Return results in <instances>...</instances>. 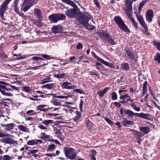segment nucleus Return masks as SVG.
<instances>
[{
  "mask_svg": "<svg viewBox=\"0 0 160 160\" xmlns=\"http://www.w3.org/2000/svg\"><path fill=\"white\" fill-rule=\"evenodd\" d=\"M64 152L66 157L71 160H74L77 157V153L72 148L64 147Z\"/></svg>",
  "mask_w": 160,
  "mask_h": 160,
  "instance_id": "obj_1",
  "label": "nucleus"
},
{
  "mask_svg": "<svg viewBox=\"0 0 160 160\" xmlns=\"http://www.w3.org/2000/svg\"><path fill=\"white\" fill-rule=\"evenodd\" d=\"M114 20L117 25L121 30L125 32H128L129 31V29L120 17L118 16L115 17L114 18Z\"/></svg>",
  "mask_w": 160,
  "mask_h": 160,
  "instance_id": "obj_2",
  "label": "nucleus"
},
{
  "mask_svg": "<svg viewBox=\"0 0 160 160\" xmlns=\"http://www.w3.org/2000/svg\"><path fill=\"white\" fill-rule=\"evenodd\" d=\"M65 18V16L62 14H53L50 15L48 17L49 20L54 23H56L60 20H62Z\"/></svg>",
  "mask_w": 160,
  "mask_h": 160,
  "instance_id": "obj_3",
  "label": "nucleus"
},
{
  "mask_svg": "<svg viewBox=\"0 0 160 160\" xmlns=\"http://www.w3.org/2000/svg\"><path fill=\"white\" fill-rule=\"evenodd\" d=\"M11 0H5L1 6L0 8V15L1 18L3 19H4V13L8 8V4Z\"/></svg>",
  "mask_w": 160,
  "mask_h": 160,
  "instance_id": "obj_4",
  "label": "nucleus"
},
{
  "mask_svg": "<svg viewBox=\"0 0 160 160\" xmlns=\"http://www.w3.org/2000/svg\"><path fill=\"white\" fill-rule=\"evenodd\" d=\"M125 11L128 18L133 23L135 27L137 28H138V25L134 19L132 17V8H125Z\"/></svg>",
  "mask_w": 160,
  "mask_h": 160,
  "instance_id": "obj_5",
  "label": "nucleus"
},
{
  "mask_svg": "<svg viewBox=\"0 0 160 160\" xmlns=\"http://www.w3.org/2000/svg\"><path fill=\"white\" fill-rule=\"evenodd\" d=\"M125 50L126 53L131 59L135 62L137 61L138 58V55L133 51H132L128 48H125Z\"/></svg>",
  "mask_w": 160,
  "mask_h": 160,
  "instance_id": "obj_6",
  "label": "nucleus"
},
{
  "mask_svg": "<svg viewBox=\"0 0 160 160\" xmlns=\"http://www.w3.org/2000/svg\"><path fill=\"white\" fill-rule=\"evenodd\" d=\"M135 14L140 25L145 30H147V27L143 19L142 16L140 14H138L135 12Z\"/></svg>",
  "mask_w": 160,
  "mask_h": 160,
  "instance_id": "obj_7",
  "label": "nucleus"
},
{
  "mask_svg": "<svg viewBox=\"0 0 160 160\" xmlns=\"http://www.w3.org/2000/svg\"><path fill=\"white\" fill-rule=\"evenodd\" d=\"M61 86L62 88L63 89H72L76 87L75 85L68 82H62L61 84Z\"/></svg>",
  "mask_w": 160,
  "mask_h": 160,
  "instance_id": "obj_8",
  "label": "nucleus"
},
{
  "mask_svg": "<svg viewBox=\"0 0 160 160\" xmlns=\"http://www.w3.org/2000/svg\"><path fill=\"white\" fill-rule=\"evenodd\" d=\"M153 16V12L152 10L148 9L147 10L146 14V18L147 20L149 22H152Z\"/></svg>",
  "mask_w": 160,
  "mask_h": 160,
  "instance_id": "obj_9",
  "label": "nucleus"
},
{
  "mask_svg": "<svg viewBox=\"0 0 160 160\" xmlns=\"http://www.w3.org/2000/svg\"><path fill=\"white\" fill-rule=\"evenodd\" d=\"M77 12L74 9H70L66 11L65 14L68 17L73 18L76 17Z\"/></svg>",
  "mask_w": 160,
  "mask_h": 160,
  "instance_id": "obj_10",
  "label": "nucleus"
},
{
  "mask_svg": "<svg viewBox=\"0 0 160 160\" xmlns=\"http://www.w3.org/2000/svg\"><path fill=\"white\" fill-rule=\"evenodd\" d=\"M1 126L3 127L4 130L6 131H10L11 130L13 129L15 126L14 123H11L7 124H1Z\"/></svg>",
  "mask_w": 160,
  "mask_h": 160,
  "instance_id": "obj_11",
  "label": "nucleus"
},
{
  "mask_svg": "<svg viewBox=\"0 0 160 160\" xmlns=\"http://www.w3.org/2000/svg\"><path fill=\"white\" fill-rule=\"evenodd\" d=\"M3 143L12 145H16L18 144L17 141H14L12 138H5L2 140Z\"/></svg>",
  "mask_w": 160,
  "mask_h": 160,
  "instance_id": "obj_12",
  "label": "nucleus"
},
{
  "mask_svg": "<svg viewBox=\"0 0 160 160\" xmlns=\"http://www.w3.org/2000/svg\"><path fill=\"white\" fill-rule=\"evenodd\" d=\"M51 30L54 33H58L62 31V28L60 25L54 26H52Z\"/></svg>",
  "mask_w": 160,
  "mask_h": 160,
  "instance_id": "obj_13",
  "label": "nucleus"
},
{
  "mask_svg": "<svg viewBox=\"0 0 160 160\" xmlns=\"http://www.w3.org/2000/svg\"><path fill=\"white\" fill-rule=\"evenodd\" d=\"M6 88V87L5 86L0 85V92L3 95L8 97L12 96V94L10 93H7L6 92L5 90Z\"/></svg>",
  "mask_w": 160,
  "mask_h": 160,
  "instance_id": "obj_14",
  "label": "nucleus"
},
{
  "mask_svg": "<svg viewBox=\"0 0 160 160\" xmlns=\"http://www.w3.org/2000/svg\"><path fill=\"white\" fill-rule=\"evenodd\" d=\"M34 14L37 17L38 19L40 20H42V12L39 9H34Z\"/></svg>",
  "mask_w": 160,
  "mask_h": 160,
  "instance_id": "obj_15",
  "label": "nucleus"
},
{
  "mask_svg": "<svg viewBox=\"0 0 160 160\" xmlns=\"http://www.w3.org/2000/svg\"><path fill=\"white\" fill-rule=\"evenodd\" d=\"M79 22L85 27L89 26L88 21L85 19V18L83 16L81 17L78 19Z\"/></svg>",
  "mask_w": 160,
  "mask_h": 160,
  "instance_id": "obj_16",
  "label": "nucleus"
},
{
  "mask_svg": "<svg viewBox=\"0 0 160 160\" xmlns=\"http://www.w3.org/2000/svg\"><path fill=\"white\" fill-rule=\"evenodd\" d=\"M136 116L140 118H141L144 119L148 120L149 119V116H150V114L146 113H136Z\"/></svg>",
  "mask_w": 160,
  "mask_h": 160,
  "instance_id": "obj_17",
  "label": "nucleus"
},
{
  "mask_svg": "<svg viewBox=\"0 0 160 160\" xmlns=\"http://www.w3.org/2000/svg\"><path fill=\"white\" fill-rule=\"evenodd\" d=\"M136 116L140 118H141L144 119L148 120L149 119V116H150V114L146 113H136Z\"/></svg>",
  "mask_w": 160,
  "mask_h": 160,
  "instance_id": "obj_18",
  "label": "nucleus"
},
{
  "mask_svg": "<svg viewBox=\"0 0 160 160\" xmlns=\"http://www.w3.org/2000/svg\"><path fill=\"white\" fill-rule=\"evenodd\" d=\"M136 116L140 118H141L144 119L148 120L149 119V116H150V114L146 113H136Z\"/></svg>",
  "mask_w": 160,
  "mask_h": 160,
  "instance_id": "obj_19",
  "label": "nucleus"
},
{
  "mask_svg": "<svg viewBox=\"0 0 160 160\" xmlns=\"http://www.w3.org/2000/svg\"><path fill=\"white\" fill-rule=\"evenodd\" d=\"M122 123L125 126H127V125H133L134 123L133 121L128 120L126 118H124Z\"/></svg>",
  "mask_w": 160,
  "mask_h": 160,
  "instance_id": "obj_20",
  "label": "nucleus"
},
{
  "mask_svg": "<svg viewBox=\"0 0 160 160\" xmlns=\"http://www.w3.org/2000/svg\"><path fill=\"white\" fill-rule=\"evenodd\" d=\"M136 113H134L129 109L124 110V114L130 118H132L135 116H136Z\"/></svg>",
  "mask_w": 160,
  "mask_h": 160,
  "instance_id": "obj_21",
  "label": "nucleus"
},
{
  "mask_svg": "<svg viewBox=\"0 0 160 160\" xmlns=\"http://www.w3.org/2000/svg\"><path fill=\"white\" fill-rule=\"evenodd\" d=\"M140 130L144 134H147L150 131V128L147 127H141L139 128Z\"/></svg>",
  "mask_w": 160,
  "mask_h": 160,
  "instance_id": "obj_22",
  "label": "nucleus"
},
{
  "mask_svg": "<svg viewBox=\"0 0 160 160\" xmlns=\"http://www.w3.org/2000/svg\"><path fill=\"white\" fill-rule=\"evenodd\" d=\"M62 1L65 3H66L74 8L77 7V5L75 4L74 2L71 0H61Z\"/></svg>",
  "mask_w": 160,
  "mask_h": 160,
  "instance_id": "obj_23",
  "label": "nucleus"
},
{
  "mask_svg": "<svg viewBox=\"0 0 160 160\" xmlns=\"http://www.w3.org/2000/svg\"><path fill=\"white\" fill-rule=\"evenodd\" d=\"M100 62L107 66H108L109 67L113 68H115V66L113 65V64L110 63L108 62L105 61L102 59L101 60Z\"/></svg>",
  "mask_w": 160,
  "mask_h": 160,
  "instance_id": "obj_24",
  "label": "nucleus"
},
{
  "mask_svg": "<svg viewBox=\"0 0 160 160\" xmlns=\"http://www.w3.org/2000/svg\"><path fill=\"white\" fill-rule=\"evenodd\" d=\"M18 129L20 131L26 132H29V129L26 127L22 125H19L17 127Z\"/></svg>",
  "mask_w": 160,
  "mask_h": 160,
  "instance_id": "obj_25",
  "label": "nucleus"
},
{
  "mask_svg": "<svg viewBox=\"0 0 160 160\" xmlns=\"http://www.w3.org/2000/svg\"><path fill=\"white\" fill-rule=\"evenodd\" d=\"M28 2L25 3H24V2L23 3V5L24 4H26L22 9V11L24 12L27 11L33 5V4L32 3H30L29 4H27Z\"/></svg>",
  "mask_w": 160,
  "mask_h": 160,
  "instance_id": "obj_26",
  "label": "nucleus"
},
{
  "mask_svg": "<svg viewBox=\"0 0 160 160\" xmlns=\"http://www.w3.org/2000/svg\"><path fill=\"white\" fill-rule=\"evenodd\" d=\"M147 81H146L143 84L142 92V96H144L146 93L147 92Z\"/></svg>",
  "mask_w": 160,
  "mask_h": 160,
  "instance_id": "obj_27",
  "label": "nucleus"
},
{
  "mask_svg": "<svg viewBox=\"0 0 160 160\" xmlns=\"http://www.w3.org/2000/svg\"><path fill=\"white\" fill-rule=\"evenodd\" d=\"M132 0H126L125 2V8H132Z\"/></svg>",
  "mask_w": 160,
  "mask_h": 160,
  "instance_id": "obj_28",
  "label": "nucleus"
},
{
  "mask_svg": "<svg viewBox=\"0 0 160 160\" xmlns=\"http://www.w3.org/2000/svg\"><path fill=\"white\" fill-rule=\"evenodd\" d=\"M106 40L107 42L111 45H114L116 44V43L114 41L113 38L111 36H110L108 39H106Z\"/></svg>",
  "mask_w": 160,
  "mask_h": 160,
  "instance_id": "obj_29",
  "label": "nucleus"
},
{
  "mask_svg": "<svg viewBox=\"0 0 160 160\" xmlns=\"http://www.w3.org/2000/svg\"><path fill=\"white\" fill-rule=\"evenodd\" d=\"M46 105H40L38 106V109L41 111H42L45 112L47 111L49 109L44 108L47 106Z\"/></svg>",
  "mask_w": 160,
  "mask_h": 160,
  "instance_id": "obj_30",
  "label": "nucleus"
},
{
  "mask_svg": "<svg viewBox=\"0 0 160 160\" xmlns=\"http://www.w3.org/2000/svg\"><path fill=\"white\" fill-rule=\"evenodd\" d=\"M108 88H106L102 91L98 92L97 93L98 94V95L100 97H102L103 96L105 93L108 91Z\"/></svg>",
  "mask_w": 160,
  "mask_h": 160,
  "instance_id": "obj_31",
  "label": "nucleus"
},
{
  "mask_svg": "<svg viewBox=\"0 0 160 160\" xmlns=\"http://www.w3.org/2000/svg\"><path fill=\"white\" fill-rule=\"evenodd\" d=\"M81 117V114L78 111L77 112L76 116L73 118V120L75 122H77Z\"/></svg>",
  "mask_w": 160,
  "mask_h": 160,
  "instance_id": "obj_32",
  "label": "nucleus"
},
{
  "mask_svg": "<svg viewBox=\"0 0 160 160\" xmlns=\"http://www.w3.org/2000/svg\"><path fill=\"white\" fill-rule=\"evenodd\" d=\"M53 77L58 78H64L66 76L65 73H62L60 74H54Z\"/></svg>",
  "mask_w": 160,
  "mask_h": 160,
  "instance_id": "obj_33",
  "label": "nucleus"
},
{
  "mask_svg": "<svg viewBox=\"0 0 160 160\" xmlns=\"http://www.w3.org/2000/svg\"><path fill=\"white\" fill-rule=\"evenodd\" d=\"M22 89L27 93L31 92L32 91L31 88L28 86H25L22 87Z\"/></svg>",
  "mask_w": 160,
  "mask_h": 160,
  "instance_id": "obj_34",
  "label": "nucleus"
},
{
  "mask_svg": "<svg viewBox=\"0 0 160 160\" xmlns=\"http://www.w3.org/2000/svg\"><path fill=\"white\" fill-rule=\"evenodd\" d=\"M32 22L33 24L36 25L38 26H41L43 25V24L41 23L40 22L37 21L35 19H32Z\"/></svg>",
  "mask_w": 160,
  "mask_h": 160,
  "instance_id": "obj_35",
  "label": "nucleus"
},
{
  "mask_svg": "<svg viewBox=\"0 0 160 160\" xmlns=\"http://www.w3.org/2000/svg\"><path fill=\"white\" fill-rule=\"evenodd\" d=\"M121 68L124 70H127L129 69V67L127 63H125L121 65Z\"/></svg>",
  "mask_w": 160,
  "mask_h": 160,
  "instance_id": "obj_36",
  "label": "nucleus"
},
{
  "mask_svg": "<svg viewBox=\"0 0 160 160\" xmlns=\"http://www.w3.org/2000/svg\"><path fill=\"white\" fill-rule=\"evenodd\" d=\"M120 98L123 101L126 99L127 101L128 102V99H130V97L129 96L128 94H126L124 95L120 96Z\"/></svg>",
  "mask_w": 160,
  "mask_h": 160,
  "instance_id": "obj_37",
  "label": "nucleus"
},
{
  "mask_svg": "<svg viewBox=\"0 0 160 160\" xmlns=\"http://www.w3.org/2000/svg\"><path fill=\"white\" fill-rule=\"evenodd\" d=\"M54 85L53 83L48 84L42 86V87L47 88L48 89H51L53 88Z\"/></svg>",
  "mask_w": 160,
  "mask_h": 160,
  "instance_id": "obj_38",
  "label": "nucleus"
},
{
  "mask_svg": "<svg viewBox=\"0 0 160 160\" xmlns=\"http://www.w3.org/2000/svg\"><path fill=\"white\" fill-rule=\"evenodd\" d=\"M52 122L53 121L52 120H45L42 121V123L44 125L48 126L49 124L52 123Z\"/></svg>",
  "mask_w": 160,
  "mask_h": 160,
  "instance_id": "obj_39",
  "label": "nucleus"
},
{
  "mask_svg": "<svg viewBox=\"0 0 160 160\" xmlns=\"http://www.w3.org/2000/svg\"><path fill=\"white\" fill-rule=\"evenodd\" d=\"M55 133L56 134V136L58 138H59L60 140L62 141V139L61 138V132L59 130H57Z\"/></svg>",
  "mask_w": 160,
  "mask_h": 160,
  "instance_id": "obj_40",
  "label": "nucleus"
},
{
  "mask_svg": "<svg viewBox=\"0 0 160 160\" xmlns=\"http://www.w3.org/2000/svg\"><path fill=\"white\" fill-rule=\"evenodd\" d=\"M86 124L88 129H91L93 126L92 123L90 120H88Z\"/></svg>",
  "mask_w": 160,
  "mask_h": 160,
  "instance_id": "obj_41",
  "label": "nucleus"
},
{
  "mask_svg": "<svg viewBox=\"0 0 160 160\" xmlns=\"http://www.w3.org/2000/svg\"><path fill=\"white\" fill-rule=\"evenodd\" d=\"M83 16L85 18V19L88 21V22L89 20L91 19L92 18L91 16L88 13H84Z\"/></svg>",
  "mask_w": 160,
  "mask_h": 160,
  "instance_id": "obj_42",
  "label": "nucleus"
},
{
  "mask_svg": "<svg viewBox=\"0 0 160 160\" xmlns=\"http://www.w3.org/2000/svg\"><path fill=\"white\" fill-rule=\"evenodd\" d=\"M145 3V2H144V1L141 2L140 3V4L139 5L138 8V12L139 13V14H140V13L141 11L142 10V9Z\"/></svg>",
  "mask_w": 160,
  "mask_h": 160,
  "instance_id": "obj_43",
  "label": "nucleus"
},
{
  "mask_svg": "<svg viewBox=\"0 0 160 160\" xmlns=\"http://www.w3.org/2000/svg\"><path fill=\"white\" fill-rule=\"evenodd\" d=\"M12 137V136L9 134H5L2 132H0V138H4L7 137Z\"/></svg>",
  "mask_w": 160,
  "mask_h": 160,
  "instance_id": "obj_44",
  "label": "nucleus"
},
{
  "mask_svg": "<svg viewBox=\"0 0 160 160\" xmlns=\"http://www.w3.org/2000/svg\"><path fill=\"white\" fill-rule=\"evenodd\" d=\"M51 78H44L43 80H42L41 81V83L42 84H43L49 82L51 81Z\"/></svg>",
  "mask_w": 160,
  "mask_h": 160,
  "instance_id": "obj_45",
  "label": "nucleus"
},
{
  "mask_svg": "<svg viewBox=\"0 0 160 160\" xmlns=\"http://www.w3.org/2000/svg\"><path fill=\"white\" fill-rule=\"evenodd\" d=\"M55 147V145L53 144L50 145L49 146L48 148L47 149V150L49 152L52 151L54 149Z\"/></svg>",
  "mask_w": 160,
  "mask_h": 160,
  "instance_id": "obj_46",
  "label": "nucleus"
},
{
  "mask_svg": "<svg viewBox=\"0 0 160 160\" xmlns=\"http://www.w3.org/2000/svg\"><path fill=\"white\" fill-rule=\"evenodd\" d=\"M41 56H42L43 58L47 60H50L52 59V58L49 55L46 54H42L41 55Z\"/></svg>",
  "mask_w": 160,
  "mask_h": 160,
  "instance_id": "obj_47",
  "label": "nucleus"
},
{
  "mask_svg": "<svg viewBox=\"0 0 160 160\" xmlns=\"http://www.w3.org/2000/svg\"><path fill=\"white\" fill-rule=\"evenodd\" d=\"M112 99L113 100H115L117 99V95L115 92H113L111 94Z\"/></svg>",
  "mask_w": 160,
  "mask_h": 160,
  "instance_id": "obj_48",
  "label": "nucleus"
},
{
  "mask_svg": "<svg viewBox=\"0 0 160 160\" xmlns=\"http://www.w3.org/2000/svg\"><path fill=\"white\" fill-rule=\"evenodd\" d=\"M154 60L155 61H158L159 63L160 62V54L157 53L154 57Z\"/></svg>",
  "mask_w": 160,
  "mask_h": 160,
  "instance_id": "obj_49",
  "label": "nucleus"
},
{
  "mask_svg": "<svg viewBox=\"0 0 160 160\" xmlns=\"http://www.w3.org/2000/svg\"><path fill=\"white\" fill-rule=\"evenodd\" d=\"M89 75H95L98 76V72L95 70H93L89 72Z\"/></svg>",
  "mask_w": 160,
  "mask_h": 160,
  "instance_id": "obj_50",
  "label": "nucleus"
},
{
  "mask_svg": "<svg viewBox=\"0 0 160 160\" xmlns=\"http://www.w3.org/2000/svg\"><path fill=\"white\" fill-rule=\"evenodd\" d=\"M27 143L29 145H32L36 144V142H35V140H32L29 141L27 142Z\"/></svg>",
  "mask_w": 160,
  "mask_h": 160,
  "instance_id": "obj_51",
  "label": "nucleus"
},
{
  "mask_svg": "<svg viewBox=\"0 0 160 160\" xmlns=\"http://www.w3.org/2000/svg\"><path fill=\"white\" fill-rule=\"evenodd\" d=\"M42 138H50V136L49 135H47L44 133L42 132L41 133Z\"/></svg>",
  "mask_w": 160,
  "mask_h": 160,
  "instance_id": "obj_52",
  "label": "nucleus"
},
{
  "mask_svg": "<svg viewBox=\"0 0 160 160\" xmlns=\"http://www.w3.org/2000/svg\"><path fill=\"white\" fill-rule=\"evenodd\" d=\"M12 158L8 155H5L3 157L2 160H11Z\"/></svg>",
  "mask_w": 160,
  "mask_h": 160,
  "instance_id": "obj_53",
  "label": "nucleus"
},
{
  "mask_svg": "<svg viewBox=\"0 0 160 160\" xmlns=\"http://www.w3.org/2000/svg\"><path fill=\"white\" fill-rule=\"evenodd\" d=\"M32 59L34 61H38V60H43L44 59L42 58L37 56H34L32 57Z\"/></svg>",
  "mask_w": 160,
  "mask_h": 160,
  "instance_id": "obj_54",
  "label": "nucleus"
},
{
  "mask_svg": "<svg viewBox=\"0 0 160 160\" xmlns=\"http://www.w3.org/2000/svg\"><path fill=\"white\" fill-rule=\"evenodd\" d=\"M102 33L103 37L105 38H106L107 39H108V37L110 36L108 33H107L106 32H104L103 31H102Z\"/></svg>",
  "mask_w": 160,
  "mask_h": 160,
  "instance_id": "obj_55",
  "label": "nucleus"
},
{
  "mask_svg": "<svg viewBox=\"0 0 160 160\" xmlns=\"http://www.w3.org/2000/svg\"><path fill=\"white\" fill-rule=\"evenodd\" d=\"M92 54L93 56L99 62H100L101 60L102 59L97 56L94 52H92Z\"/></svg>",
  "mask_w": 160,
  "mask_h": 160,
  "instance_id": "obj_56",
  "label": "nucleus"
},
{
  "mask_svg": "<svg viewBox=\"0 0 160 160\" xmlns=\"http://www.w3.org/2000/svg\"><path fill=\"white\" fill-rule=\"evenodd\" d=\"M104 119L110 125H112L113 124V122L109 118H105Z\"/></svg>",
  "mask_w": 160,
  "mask_h": 160,
  "instance_id": "obj_57",
  "label": "nucleus"
},
{
  "mask_svg": "<svg viewBox=\"0 0 160 160\" xmlns=\"http://www.w3.org/2000/svg\"><path fill=\"white\" fill-rule=\"evenodd\" d=\"M63 95L64 97H66V98L65 99H68L69 98H71L72 95H71L70 93V92H68V93H64Z\"/></svg>",
  "mask_w": 160,
  "mask_h": 160,
  "instance_id": "obj_58",
  "label": "nucleus"
},
{
  "mask_svg": "<svg viewBox=\"0 0 160 160\" xmlns=\"http://www.w3.org/2000/svg\"><path fill=\"white\" fill-rule=\"evenodd\" d=\"M154 45L160 51V43L155 42H154Z\"/></svg>",
  "mask_w": 160,
  "mask_h": 160,
  "instance_id": "obj_59",
  "label": "nucleus"
},
{
  "mask_svg": "<svg viewBox=\"0 0 160 160\" xmlns=\"http://www.w3.org/2000/svg\"><path fill=\"white\" fill-rule=\"evenodd\" d=\"M52 103V104L55 106H59L60 105V102L56 100L53 101Z\"/></svg>",
  "mask_w": 160,
  "mask_h": 160,
  "instance_id": "obj_60",
  "label": "nucleus"
},
{
  "mask_svg": "<svg viewBox=\"0 0 160 160\" xmlns=\"http://www.w3.org/2000/svg\"><path fill=\"white\" fill-rule=\"evenodd\" d=\"M83 105V101L82 100H81L80 104H79V108L80 110L81 111H82V107Z\"/></svg>",
  "mask_w": 160,
  "mask_h": 160,
  "instance_id": "obj_61",
  "label": "nucleus"
},
{
  "mask_svg": "<svg viewBox=\"0 0 160 160\" xmlns=\"http://www.w3.org/2000/svg\"><path fill=\"white\" fill-rule=\"evenodd\" d=\"M142 136V133L139 132V133H137L136 135L135 136L137 139H140L141 138Z\"/></svg>",
  "mask_w": 160,
  "mask_h": 160,
  "instance_id": "obj_62",
  "label": "nucleus"
},
{
  "mask_svg": "<svg viewBox=\"0 0 160 160\" xmlns=\"http://www.w3.org/2000/svg\"><path fill=\"white\" fill-rule=\"evenodd\" d=\"M74 91L80 94H82L83 93V91L80 89H75L74 90Z\"/></svg>",
  "mask_w": 160,
  "mask_h": 160,
  "instance_id": "obj_63",
  "label": "nucleus"
},
{
  "mask_svg": "<svg viewBox=\"0 0 160 160\" xmlns=\"http://www.w3.org/2000/svg\"><path fill=\"white\" fill-rule=\"evenodd\" d=\"M114 105L118 108H119L121 107V104L118 102H115L114 103Z\"/></svg>",
  "mask_w": 160,
  "mask_h": 160,
  "instance_id": "obj_64",
  "label": "nucleus"
}]
</instances>
